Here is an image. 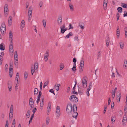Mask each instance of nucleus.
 <instances>
[{
	"label": "nucleus",
	"instance_id": "obj_17",
	"mask_svg": "<svg viewBox=\"0 0 127 127\" xmlns=\"http://www.w3.org/2000/svg\"><path fill=\"white\" fill-rule=\"evenodd\" d=\"M12 23V17L10 16L9 17L8 21V25L9 26H10Z\"/></svg>",
	"mask_w": 127,
	"mask_h": 127
},
{
	"label": "nucleus",
	"instance_id": "obj_11",
	"mask_svg": "<svg viewBox=\"0 0 127 127\" xmlns=\"http://www.w3.org/2000/svg\"><path fill=\"white\" fill-rule=\"evenodd\" d=\"M9 50L10 53H12V55H13V44H10L9 45Z\"/></svg>",
	"mask_w": 127,
	"mask_h": 127
},
{
	"label": "nucleus",
	"instance_id": "obj_30",
	"mask_svg": "<svg viewBox=\"0 0 127 127\" xmlns=\"http://www.w3.org/2000/svg\"><path fill=\"white\" fill-rule=\"evenodd\" d=\"M60 85L59 84H58L57 86L56 85H55L54 86V89H55L57 91H58L59 89V86Z\"/></svg>",
	"mask_w": 127,
	"mask_h": 127
},
{
	"label": "nucleus",
	"instance_id": "obj_32",
	"mask_svg": "<svg viewBox=\"0 0 127 127\" xmlns=\"http://www.w3.org/2000/svg\"><path fill=\"white\" fill-rule=\"evenodd\" d=\"M101 53V51H99L98 52L97 55V59H98L100 57Z\"/></svg>",
	"mask_w": 127,
	"mask_h": 127
},
{
	"label": "nucleus",
	"instance_id": "obj_33",
	"mask_svg": "<svg viewBox=\"0 0 127 127\" xmlns=\"http://www.w3.org/2000/svg\"><path fill=\"white\" fill-rule=\"evenodd\" d=\"M73 35V34L71 32H70L65 37V38H68L70 36H72Z\"/></svg>",
	"mask_w": 127,
	"mask_h": 127
},
{
	"label": "nucleus",
	"instance_id": "obj_43",
	"mask_svg": "<svg viewBox=\"0 0 127 127\" xmlns=\"http://www.w3.org/2000/svg\"><path fill=\"white\" fill-rule=\"evenodd\" d=\"M115 117L114 116H113L111 118V122L112 123L115 122Z\"/></svg>",
	"mask_w": 127,
	"mask_h": 127
},
{
	"label": "nucleus",
	"instance_id": "obj_7",
	"mask_svg": "<svg viewBox=\"0 0 127 127\" xmlns=\"http://www.w3.org/2000/svg\"><path fill=\"white\" fill-rule=\"evenodd\" d=\"M82 83L83 87L84 88H86L87 86V81L84 78L82 79Z\"/></svg>",
	"mask_w": 127,
	"mask_h": 127
},
{
	"label": "nucleus",
	"instance_id": "obj_21",
	"mask_svg": "<svg viewBox=\"0 0 127 127\" xmlns=\"http://www.w3.org/2000/svg\"><path fill=\"white\" fill-rule=\"evenodd\" d=\"M121 96V93H119L118 95H117V99L118 100L117 102H119L120 101Z\"/></svg>",
	"mask_w": 127,
	"mask_h": 127
},
{
	"label": "nucleus",
	"instance_id": "obj_1",
	"mask_svg": "<svg viewBox=\"0 0 127 127\" xmlns=\"http://www.w3.org/2000/svg\"><path fill=\"white\" fill-rule=\"evenodd\" d=\"M77 107L76 104H74L72 106V104L69 103L67 106L66 109V112L69 115L72 114V117L75 119L77 118L78 113L76 111Z\"/></svg>",
	"mask_w": 127,
	"mask_h": 127
},
{
	"label": "nucleus",
	"instance_id": "obj_54",
	"mask_svg": "<svg viewBox=\"0 0 127 127\" xmlns=\"http://www.w3.org/2000/svg\"><path fill=\"white\" fill-rule=\"evenodd\" d=\"M74 39L75 40L77 41H79L78 38L77 36H75L74 37Z\"/></svg>",
	"mask_w": 127,
	"mask_h": 127
},
{
	"label": "nucleus",
	"instance_id": "obj_46",
	"mask_svg": "<svg viewBox=\"0 0 127 127\" xmlns=\"http://www.w3.org/2000/svg\"><path fill=\"white\" fill-rule=\"evenodd\" d=\"M124 66H125V67H126L127 66V61L126 60L125 61L124 63Z\"/></svg>",
	"mask_w": 127,
	"mask_h": 127
},
{
	"label": "nucleus",
	"instance_id": "obj_41",
	"mask_svg": "<svg viewBox=\"0 0 127 127\" xmlns=\"http://www.w3.org/2000/svg\"><path fill=\"white\" fill-rule=\"evenodd\" d=\"M10 38H13V35L12 32L10 31L9 33Z\"/></svg>",
	"mask_w": 127,
	"mask_h": 127
},
{
	"label": "nucleus",
	"instance_id": "obj_59",
	"mask_svg": "<svg viewBox=\"0 0 127 127\" xmlns=\"http://www.w3.org/2000/svg\"><path fill=\"white\" fill-rule=\"evenodd\" d=\"M111 77L112 78H113L115 77V73L114 72H112V73Z\"/></svg>",
	"mask_w": 127,
	"mask_h": 127
},
{
	"label": "nucleus",
	"instance_id": "obj_62",
	"mask_svg": "<svg viewBox=\"0 0 127 127\" xmlns=\"http://www.w3.org/2000/svg\"><path fill=\"white\" fill-rule=\"evenodd\" d=\"M123 15H124V17H125L127 16V13L126 11H125L124 12V14Z\"/></svg>",
	"mask_w": 127,
	"mask_h": 127
},
{
	"label": "nucleus",
	"instance_id": "obj_10",
	"mask_svg": "<svg viewBox=\"0 0 127 127\" xmlns=\"http://www.w3.org/2000/svg\"><path fill=\"white\" fill-rule=\"evenodd\" d=\"M56 113L57 116L58 117H59V115L60 114V108L58 106H57V107L56 110Z\"/></svg>",
	"mask_w": 127,
	"mask_h": 127
},
{
	"label": "nucleus",
	"instance_id": "obj_28",
	"mask_svg": "<svg viewBox=\"0 0 127 127\" xmlns=\"http://www.w3.org/2000/svg\"><path fill=\"white\" fill-rule=\"evenodd\" d=\"M76 64H73V66L71 68L73 71L74 72L76 70Z\"/></svg>",
	"mask_w": 127,
	"mask_h": 127
},
{
	"label": "nucleus",
	"instance_id": "obj_55",
	"mask_svg": "<svg viewBox=\"0 0 127 127\" xmlns=\"http://www.w3.org/2000/svg\"><path fill=\"white\" fill-rule=\"evenodd\" d=\"M43 3L42 1H40L39 3V6L40 7H41L43 5Z\"/></svg>",
	"mask_w": 127,
	"mask_h": 127
},
{
	"label": "nucleus",
	"instance_id": "obj_39",
	"mask_svg": "<svg viewBox=\"0 0 127 127\" xmlns=\"http://www.w3.org/2000/svg\"><path fill=\"white\" fill-rule=\"evenodd\" d=\"M80 65L83 66L84 65V60L83 59H82L81 61Z\"/></svg>",
	"mask_w": 127,
	"mask_h": 127
},
{
	"label": "nucleus",
	"instance_id": "obj_44",
	"mask_svg": "<svg viewBox=\"0 0 127 127\" xmlns=\"http://www.w3.org/2000/svg\"><path fill=\"white\" fill-rule=\"evenodd\" d=\"M61 29V32L64 33V26H62L60 27Z\"/></svg>",
	"mask_w": 127,
	"mask_h": 127
},
{
	"label": "nucleus",
	"instance_id": "obj_24",
	"mask_svg": "<svg viewBox=\"0 0 127 127\" xmlns=\"http://www.w3.org/2000/svg\"><path fill=\"white\" fill-rule=\"evenodd\" d=\"M31 113V111L30 110H28L27 111L26 115V118H28L30 116Z\"/></svg>",
	"mask_w": 127,
	"mask_h": 127
},
{
	"label": "nucleus",
	"instance_id": "obj_12",
	"mask_svg": "<svg viewBox=\"0 0 127 127\" xmlns=\"http://www.w3.org/2000/svg\"><path fill=\"white\" fill-rule=\"evenodd\" d=\"M8 7L7 4H5L4 6V12L5 14H7L8 12Z\"/></svg>",
	"mask_w": 127,
	"mask_h": 127
},
{
	"label": "nucleus",
	"instance_id": "obj_14",
	"mask_svg": "<svg viewBox=\"0 0 127 127\" xmlns=\"http://www.w3.org/2000/svg\"><path fill=\"white\" fill-rule=\"evenodd\" d=\"M20 26L21 28L23 29L25 27V22L24 20H22L21 24H20Z\"/></svg>",
	"mask_w": 127,
	"mask_h": 127
},
{
	"label": "nucleus",
	"instance_id": "obj_64",
	"mask_svg": "<svg viewBox=\"0 0 127 127\" xmlns=\"http://www.w3.org/2000/svg\"><path fill=\"white\" fill-rule=\"evenodd\" d=\"M37 110V109L36 108H35L33 110H32V112H33V113H34Z\"/></svg>",
	"mask_w": 127,
	"mask_h": 127
},
{
	"label": "nucleus",
	"instance_id": "obj_58",
	"mask_svg": "<svg viewBox=\"0 0 127 127\" xmlns=\"http://www.w3.org/2000/svg\"><path fill=\"white\" fill-rule=\"evenodd\" d=\"M42 93L41 91H40L39 92V95L38 96V97H40Z\"/></svg>",
	"mask_w": 127,
	"mask_h": 127
},
{
	"label": "nucleus",
	"instance_id": "obj_53",
	"mask_svg": "<svg viewBox=\"0 0 127 127\" xmlns=\"http://www.w3.org/2000/svg\"><path fill=\"white\" fill-rule=\"evenodd\" d=\"M49 92L52 93L54 95H55V93H54L53 89H51L49 90Z\"/></svg>",
	"mask_w": 127,
	"mask_h": 127
},
{
	"label": "nucleus",
	"instance_id": "obj_20",
	"mask_svg": "<svg viewBox=\"0 0 127 127\" xmlns=\"http://www.w3.org/2000/svg\"><path fill=\"white\" fill-rule=\"evenodd\" d=\"M120 48L122 49L124 48V43L123 41L122 40H121L119 43Z\"/></svg>",
	"mask_w": 127,
	"mask_h": 127
},
{
	"label": "nucleus",
	"instance_id": "obj_37",
	"mask_svg": "<svg viewBox=\"0 0 127 127\" xmlns=\"http://www.w3.org/2000/svg\"><path fill=\"white\" fill-rule=\"evenodd\" d=\"M127 118L126 115L124 116L123 118V120L125 121L124 123V124H125L126 123Z\"/></svg>",
	"mask_w": 127,
	"mask_h": 127
},
{
	"label": "nucleus",
	"instance_id": "obj_48",
	"mask_svg": "<svg viewBox=\"0 0 127 127\" xmlns=\"http://www.w3.org/2000/svg\"><path fill=\"white\" fill-rule=\"evenodd\" d=\"M32 15L31 14H28V20H29V21H30L31 20V19L32 17Z\"/></svg>",
	"mask_w": 127,
	"mask_h": 127
},
{
	"label": "nucleus",
	"instance_id": "obj_42",
	"mask_svg": "<svg viewBox=\"0 0 127 127\" xmlns=\"http://www.w3.org/2000/svg\"><path fill=\"white\" fill-rule=\"evenodd\" d=\"M43 25L44 27H45L46 25V22L45 20H43L42 21Z\"/></svg>",
	"mask_w": 127,
	"mask_h": 127
},
{
	"label": "nucleus",
	"instance_id": "obj_56",
	"mask_svg": "<svg viewBox=\"0 0 127 127\" xmlns=\"http://www.w3.org/2000/svg\"><path fill=\"white\" fill-rule=\"evenodd\" d=\"M73 62H74L73 64H76L75 63L76 62V59L75 58H74L73 59Z\"/></svg>",
	"mask_w": 127,
	"mask_h": 127
},
{
	"label": "nucleus",
	"instance_id": "obj_19",
	"mask_svg": "<svg viewBox=\"0 0 127 127\" xmlns=\"http://www.w3.org/2000/svg\"><path fill=\"white\" fill-rule=\"evenodd\" d=\"M79 26L81 29H84V24L82 22L80 23L79 24Z\"/></svg>",
	"mask_w": 127,
	"mask_h": 127
},
{
	"label": "nucleus",
	"instance_id": "obj_27",
	"mask_svg": "<svg viewBox=\"0 0 127 127\" xmlns=\"http://www.w3.org/2000/svg\"><path fill=\"white\" fill-rule=\"evenodd\" d=\"M110 39L109 38H108L107 39H106V45L107 47H108L109 45V43L110 42Z\"/></svg>",
	"mask_w": 127,
	"mask_h": 127
},
{
	"label": "nucleus",
	"instance_id": "obj_15",
	"mask_svg": "<svg viewBox=\"0 0 127 127\" xmlns=\"http://www.w3.org/2000/svg\"><path fill=\"white\" fill-rule=\"evenodd\" d=\"M41 100L40 103V109H42L43 106V102H44V98H41Z\"/></svg>",
	"mask_w": 127,
	"mask_h": 127
},
{
	"label": "nucleus",
	"instance_id": "obj_3",
	"mask_svg": "<svg viewBox=\"0 0 127 127\" xmlns=\"http://www.w3.org/2000/svg\"><path fill=\"white\" fill-rule=\"evenodd\" d=\"M70 100L71 101L74 102H76L78 101V99L77 97L74 95H72L69 98Z\"/></svg>",
	"mask_w": 127,
	"mask_h": 127
},
{
	"label": "nucleus",
	"instance_id": "obj_31",
	"mask_svg": "<svg viewBox=\"0 0 127 127\" xmlns=\"http://www.w3.org/2000/svg\"><path fill=\"white\" fill-rule=\"evenodd\" d=\"M69 6L70 10L71 11H73L74 10L73 6L70 3L69 4Z\"/></svg>",
	"mask_w": 127,
	"mask_h": 127
},
{
	"label": "nucleus",
	"instance_id": "obj_36",
	"mask_svg": "<svg viewBox=\"0 0 127 127\" xmlns=\"http://www.w3.org/2000/svg\"><path fill=\"white\" fill-rule=\"evenodd\" d=\"M28 75V73L26 72H25L24 75V78L25 80H26Z\"/></svg>",
	"mask_w": 127,
	"mask_h": 127
},
{
	"label": "nucleus",
	"instance_id": "obj_5",
	"mask_svg": "<svg viewBox=\"0 0 127 127\" xmlns=\"http://www.w3.org/2000/svg\"><path fill=\"white\" fill-rule=\"evenodd\" d=\"M49 50H47L46 51V53L44 54V58L45 61V62H46L48 60V57L49 56Z\"/></svg>",
	"mask_w": 127,
	"mask_h": 127
},
{
	"label": "nucleus",
	"instance_id": "obj_63",
	"mask_svg": "<svg viewBox=\"0 0 127 127\" xmlns=\"http://www.w3.org/2000/svg\"><path fill=\"white\" fill-rule=\"evenodd\" d=\"M37 98H38L37 99L36 101V103L37 104H38V103L39 102V101L40 100V97H37Z\"/></svg>",
	"mask_w": 127,
	"mask_h": 127
},
{
	"label": "nucleus",
	"instance_id": "obj_45",
	"mask_svg": "<svg viewBox=\"0 0 127 127\" xmlns=\"http://www.w3.org/2000/svg\"><path fill=\"white\" fill-rule=\"evenodd\" d=\"M123 5L122 6L124 8H126L127 7V4L122 3Z\"/></svg>",
	"mask_w": 127,
	"mask_h": 127
},
{
	"label": "nucleus",
	"instance_id": "obj_22",
	"mask_svg": "<svg viewBox=\"0 0 127 127\" xmlns=\"http://www.w3.org/2000/svg\"><path fill=\"white\" fill-rule=\"evenodd\" d=\"M15 79L17 82H19L20 78L19 76V74L18 73H17Z\"/></svg>",
	"mask_w": 127,
	"mask_h": 127
},
{
	"label": "nucleus",
	"instance_id": "obj_29",
	"mask_svg": "<svg viewBox=\"0 0 127 127\" xmlns=\"http://www.w3.org/2000/svg\"><path fill=\"white\" fill-rule=\"evenodd\" d=\"M14 62L16 67V68H17L18 66V60H14Z\"/></svg>",
	"mask_w": 127,
	"mask_h": 127
},
{
	"label": "nucleus",
	"instance_id": "obj_9",
	"mask_svg": "<svg viewBox=\"0 0 127 127\" xmlns=\"http://www.w3.org/2000/svg\"><path fill=\"white\" fill-rule=\"evenodd\" d=\"M12 85L11 81H9L8 83V88L9 91L10 92L11 91L12 88Z\"/></svg>",
	"mask_w": 127,
	"mask_h": 127
},
{
	"label": "nucleus",
	"instance_id": "obj_4",
	"mask_svg": "<svg viewBox=\"0 0 127 127\" xmlns=\"http://www.w3.org/2000/svg\"><path fill=\"white\" fill-rule=\"evenodd\" d=\"M0 31L2 34H4L5 31V24H2L0 27Z\"/></svg>",
	"mask_w": 127,
	"mask_h": 127
},
{
	"label": "nucleus",
	"instance_id": "obj_13",
	"mask_svg": "<svg viewBox=\"0 0 127 127\" xmlns=\"http://www.w3.org/2000/svg\"><path fill=\"white\" fill-rule=\"evenodd\" d=\"M13 107L12 105H11L10 108V110L9 116H13Z\"/></svg>",
	"mask_w": 127,
	"mask_h": 127
},
{
	"label": "nucleus",
	"instance_id": "obj_38",
	"mask_svg": "<svg viewBox=\"0 0 127 127\" xmlns=\"http://www.w3.org/2000/svg\"><path fill=\"white\" fill-rule=\"evenodd\" d=\"M38 89L37 88H35L34 92V95H36L38 93Z\"/></svg>",
	"mask_w": 127,
	"mask_h": 127
},
{
	"label": "nucleus",
	"instance_id": "obj_2",
	"mask_svg": "<svg viewBox=\"0 0 127 127\" xmlns=\"http://www.w3.org/2000/svg\"><path fill=\"white\" fill-rule=\"evenodd\" d=\"M38 63H35L34 64V67H33V66L31 67V73L32 75H33L35 71L37 70L38 69Z\"/></svg>",
	"mask_w": 127,
	"mask_h": 127
},
{
	"label": "nucleus",
	"instance_id": "obj_61",
	"mask_svg": "<svg viewBox=\"0 0 127 127\" xmlns=\"http://www.w3.org/2000/svg\"><path fill=\"white\" fill-rule=\"evenodd\" d=\"M119 13H118L117 15L116 16H117V20L118 21L119 20Z\"/></svg>",
	"mask_w": 127,
	"mask_h": 127
},
{
	"label": "nucleus",
	"instance_id": "obj_34",
	"mask_svg": "<svg viewBox=\"0 0 127 127\" xmlns=\"http://www.w3.org/2000/svg\"><path fill=\"white\" fill-rule=\"evenodd\" d=\"M122 8L121 7H118L117 9L118 11L120 13H121L122 12Z\"/></svg>",
	"mask_w": 127,
	"mask_h": 127
},
{
	"label": "nucleus",
	"instance_id": "obj_50",
	"mask_svg": "<svg viewBox=\"0 0 127 127\" xmlns=\"http://www.w3.org/2000/svg\"><path fill=\"white\" fill-rule=\"evenodd\" d=\"M103 7L104 8V10H106L107 9V4H105V3L104 4H103Z\"/></svg>",
	"mask_w": 127,
	"mask_h": 127
},
{
	"label": "nucleus",
	"instance_id": "obj_26",
	"mask_svg": "<svg viewBox=\"0 0 127 127\" xmlns=\"http://www.w3.org/2000/svg\"><path fill=\"white\" fill-rule=\"evenodd\" d=\"M3 43L0 44V49L1 50H4L5 49V47L3 46Z\"/></svg>",
	"mask_w": 127,
	"mask_h": 127
},
{
	"label": "nucleus",
	"instance_id": "obj_25",
	"mask_svg": "<svg viewBox=\"0 0 127 127\" xmlns=\"http://www.w3.org/2000/svg\"><path fill=\"white\" fill-rule=\"evenodd\" d=\"M117 38L119 37L120 36V30L119 27H118L117 30Z\"/></svg>",
	"mask_w": 127,
	"mask_h": 127
},
{
	"label": "nucleus",
	"instance_id": "obj_57",
	"mask_svg": "<svg viewBox=\"0 0 127 127\" xmlns=\"http://www.w3.org/2000/svg\"><path fill=\"white\" fill-rule=\"evenodd\" d=\"M125 35L126 37H127V29L125 30Z\"/></svg>",
	"mask_w": 127,
	"mask_h": 127
},
{
	"label": "nucleus",
	"instance_id": "obj_35",
	"mask_svg": "<svg viewBox=\"0 0 127 127\" xmlns=\"http://www.w3.org/2000/svg\"><path fill=\"white\" fill-rule=\"evenodd\" d=\"M49 82L48 81H47L45 82L44 84L43 87L44 88L45 87L47 86L49 84Z\"/></svg>",
	"mask_w": 127,
	"mask_h": 127
},
{
	"label": "nucleus",
	"instance_id": "obj_52",
	"mask_svg": "<svg viewBox=\"0 0 127 127\" xmlns=\"http://www.w3.org/2000/svg\"><path fill=\"white\" fill-rule=\"evenodd\" d=\"M51 102H48V108H51Z\"/></svg>",
	"mask_w": 127,
	"mask_h": 127
},
{
	"label": "nucleus",
	"instance_id": "obj_8",
	"mask_svg": "<svg viewBox=\"0 0 127 127\" xmlns=\"http://www.w3.org/2000/svg\"><path fill=\"white\" fill-rule=\"evenodd\" d=\"M92 84V82H90V84H89V87H88V88H87V90L86 94H87V95L88 96H89L90 95V94L89 93V92L90 91V90H91V89Z\"/></svg>",
	"mask_w": 127,
	"mask_h": 127
},
{
	"label": "nucleus",
	"instance_id": "obj_18",
	"mask_svg": "<svg viewBox=\"0 0 127 127\" xmlns=\"http://www.w3.org/2000/svg\"><path fill=\"white\" fill-rule=\"evenodd\" d=\"M9 75L11 78L12 77V74L13 73V69L11 67H9Z\"/></svg>",
	"mask_w": 127,
	"mask_h": 127
},
{
	"label": "nucleus",
	"instance_id": "obj_60",
	"mask_svg": "<svg viewBox=\"0 0 127 127\" xmlns=\"http://www.w3.org/2000/svg\"><path fill=\"white\" fill-rule=\"evenodd\" d=\"M5 127H8V123L7 120L6 122Z\"/></svg>",
	"mask_w": 127,
	"mask_h": 127
},
{
	"label": "nucleus",
	"instance_id": "obj_23",
	"mask_svg": "<svg viewBox=\"0 0 127 127\" xmlns=\"http://www.w3.org/2000/svg\"><path fill=\"white\" fill-rule=\"evenodd\" d=\"M33 9L32 6H30L29 8V9L28 11V14H31L32 13V10Z\"/></svg>",
	"mask_w": 127,
	"mask_h": 127
},
{
	"label": "nucleus",
	"instance_id": "obj_6",
	"mask_svg": "<svg viewBox=\"0 0 127 127\" xmlns=\"http://www.w3.org/2000/svg\"><path fill=\"white\" fill-rule=\"evenodd\" d=\"M29 104L31 108H33L34 106V103L32 97H31L30 98Z\"/></svg>",
	"mask_w": 127,
	"mask_h": 127
},
{
	"label": "nucleus",
	"instance_id": "obj_40",
	"mask_svg": "<svg viewBox=\"0 0 127 127\" xmlns=\"http://www.w3.org/2000/svg\"><path fill=\"white\" fill-rule=\"evenodd\" d=\"M84 66H83L80 65L79 67V70L81 72L83 70V68H84Z\"/></svg>",
	"mask_w": 127,
	"mask_h": 127
},
{
	"label": "nucleus",
	"instance_id": "obj_51",
	"mask_svg": "<svg viewBox=\"0 0 127 127\" xmlns=\"http://www.w3.org/2000/svg\"><path fill=\"white\" fill-rule=\"evenodd\" d=\"M51 108H47V114L48 115L49 114L48 113H49L50 111Z\"/></svg>",
	"mask_w": 127,
	"mask_h": 127
},
{
	"label": "nucleus",
	"instance_id": "obj_49",
	"mask_svg": "<svg viewBox=\"0 0 127 127\" xmlns=\"http://www.w3.org/2000/svg\"><path fill=\"white\" fill-rule=\"evenodd\" d=\"M19 84V82H17L16 84L15 85V90L16 91L18 89L17 87H18V84Z\"/></svg>",
	"mask_w": 127,
	"mask_h": 127
},
{
	"label": "nucleus",
	"instance_id": "obj_16",
	"mask_svg": "<svg viewBox=\"0 0 127 127\" xmlns=\"http://www.w3.org/2000/svg\"><path fill=\"white\" fill-rule=\"evenodd\" d=\"M58 25H61L62 23V18L61 17H59L58 19Z\"/></svg>",
	"mask_w": 127,
	"mask_h": 127
},
{
	"label": "nucleus",
	"instance_id": "obj_47",
	"mask_svg": "<svg viewBox=\"0 0 127 127\" xmlns=\"http://www.w3.org/2000/svg\"><path fill=\"white\" fill-rule=\"evenodd\" d=\"M18 55H14V60H18Z\"/></svg>",
	"mask_w": 127,
	"mask_h": 127
}]
</instances>
